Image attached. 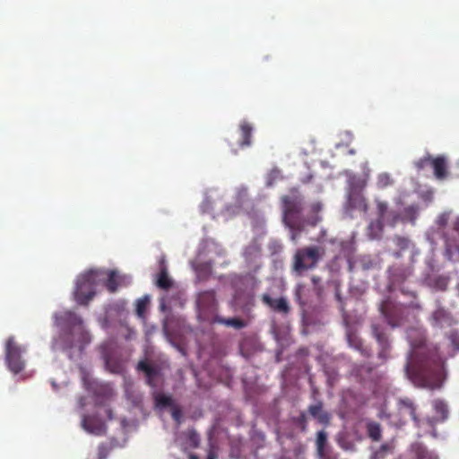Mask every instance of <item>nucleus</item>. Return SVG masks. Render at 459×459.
I'll list each match as a JSON object with an SVG mask.
<instances>
[{
	"instance_id": "obj_1",
	"label": "nucleus",
	"mask_w": 459,
	"mask_h": 459,
	"mask_svg": "<svg viewBox=\"0 0 459 459\" xmlns=\"http://www.w3.org/2000/svg\"><path fill=\"white\" fill-rule=\"evenodd\" d=\"M445 362L436 348L421 342L412 346L404 366L407 377L417 387L439 389L446 378Z\"/></svg>"
},
{
	"instance_id": "obj_2",
	"label": "nucleus",
	"mask_w": 459,
	"mask_h": 459,
	"mask_svg": "<svg viewBox=\"0 0 459 459\" xmlns=\"http://www.w3.org/2000/svg\"><path fill=\"white\" fill-rule=\"evenodd\" d=\"M283 221L290 230V238L296 241L304 230V221L301 218L303 211V197L298 191H291L290 195L281 197Z\"/></svg>"
},
{
	"instance_id": "obj_3",
	"label": "nucleus",
	"mask_w": 459,
	"mask_h": 459,
	"mask_svg": "<svg viewBox=\"0 0 459 459\" xmlns=\"http://www.w3.org/2000/svg\"><path fill=\"white\" fill-rule=\"evenodd\" d=\"M325 255V248L318 246H310L299 248L293 256L292 270L297 275L305 271L316 267L320 259Z\"/></svg>"
},
{
	"instance_id": "obj_4",
	"label": "nucleus",
	"mask_w": 459,
	"mask_h": 459,
	"mask_svg": "<svg viewBox=\"0 0 459 459\" xmlns=\"http://www.w3.org/2000/svg\"><path fill=\"white\" fill-rule=\"evenodd\" d=\"M26 348L18 343L14 337H9L5 342V364L14 375L21 373L26 365L24 354Z\"/></svg>"
},
{
	"instance_id": "obj_5",
	"label": "nucleus",
	"mask_w": 459,
	"mask_h": 459,
	"mask_svg": "<svg viewBox=\"0 0 459 459\" xmlns=\"http://www.w3.org/2000/svg\"><path fill=\"white\" fill-rule=\"evenodd\" d=\"M97 272L90 270L78 276L74 292V299L80 305H87L95 295Z\"/></svg>"
},
{
	"instance_id": "obj_6",
	"label": "nucleus",
	"mask_w": 459,
	"mask_h": 459,
	"mask_svg": "<svg viewBox=\"0 0 459 459\" xmlns=\"http://www.w3.org/2000/svg\"><path fill=\"white\" fill-rule=\"evenodd\" d=\"M379 310L392 327L399 326L405 317V307L393 301L390 298L381 302Z\"/></svg>"
},
{
	"instance_id": "obj_7",
	"label": "nucleus",
	"mask_w": 459,
	"mask_h": 459,
	"mask_svg": "<svg viewBox=\"0 0 459 459\" xmlns=\"http://www.w3.org/2000/svg\"><path fill=\"white\" fill-rule=\"evenodd\" d=\"M371 333L379 346V351L377 354L378 358L383 361H385L389 357V351L391 349V344L389 342V337L386 333V329L381 324L372 323Z\"/></svg>"
},
{
	"instance_id": "obj_8",
	"label": "nucleus",
	"mask_w": 459,
	"mask_h": 459,
	"mask_svg": "<svg viewBox=\"0 0 459 459\" xmlns=\"http://www.w3.org/2000/svg\"><path fill=\"white\" fill-rule=\"evenodd\" d=\"M197 307L200 315L209 319L211 316H215L217 311V301L214 290H204L198 294Z\"/></svg>"
},
{
	"instance_id": "obj_9",
	"label": "nucleus",
	"mask_w": 459,
	"mask_h": 459,
	"mask_svg": "<svg viewBox=\"0 0 459 459\" xmlns=\"http://www.w3.org/2000/svg\"><path fill=\"white\" fill-rule=\"evenodd\" d=\"M410 266L394 264L388 269V289L393 290L399 288L411 274Z\"/></svg>"
},
{
	"instance_id": "obj_10",
	"label": "nucleus",
	"mask_w": 459,
	"mask_h": 459,
	"mask_svg": "<svg viewBox=\"0 0 459 459\" xmlns=\"http://www.w3.org/2000/svg\"><path fill=\"white\" fill-rule=\"evenodd\" d=\"M344 323L346 325V339L349 345L359 351L363 356L370 357L371 350L365 346L361 338L358 335L356 329L349 325L346 319H344Z\"/></svg>"
},
{
	"instance_id": "obj_11",
	"label": "nucleus",
	"mask_w": 459,
	"mask_h": 459,
	"mask_svg": "<svg viewBox=\"0 0 459 459\" xmlns=\"http://www.w3.org/2000/svg\"><path fill=\"white\" fill-rule=\"evenodd\" d=\"M347 205L349 208L353 210H359L362 212L368 211V203L362 194V189L352 186L348 193Z\"/></svg>"
},
{
	"instance_id": "obj_12",
	"label": "nucleus",
	"mask_w": 459,
	"mask_h": 459,
	"mask_svg": "<svg viewBox=\"0 0 459 459\" xmlns=\"http://www.w3.org/2000/svg\"><path fill=\"white\" fill-rule=\"evenodd\" d=\"M459 254V219H457L450 233L446 235V255L449 259Z\"/></svg>"
},
{
	"instance_id": "obj_13",
	"label": "nucleus",
	"mask_w": 459,
	"mask_h": 459,
	"mask_svg": "<svg viewBox=\"0 0 459 459\" xmlns=\"http://www.w3.org/2000/svg\"><path fill=\"white\" fill-rule=\"evenodd\" d=\"M377 220H381L391 226H394L399 219L400 215L397 212L389 210L387 202L376 200Z\"/></svg>"
},
{
	"instance_id": "obj_14",
	"label": "nucleus",
	"mask_w": 459,
	"mask_h": 459,
	"mask_svg": "<svg viewBox=\"0 0 459 459\" xmlns=\"http://www.w3.org/2000/svg\"><path fill=\"white\" fill-rule=\"evenodd\" d=\"M262 301L273 311L283 315H287L290 310L287 299L283 297L273 299L269 294H263Z\"/></svg>"
},
{
	"instance_id": "obj_15",
	"label": "nucleus",
	"mask_w": 459,
	"mask_h": 459,
	"mask_svg": "<svg viewBox=\"0 0 459 459\" xmlns=\"http://www.w3.org/2000/svg\"><path fill=\"white\" fill-rule=\"evenodd\" d=\"M137 369L144 373L147 384L150 386L155 387L157 385L156 380L160 376V368L153 366L146 360H141L137 365Z\"/></svg>"
},
{
	"instance_id": "obj_16",
	"label": "nucleus",
	"mask_w": 459,
	"mask_h": 459,
	"mask_svg": "<svg viewBox=\"0 0 459 459\" xmlns=\"http://www.w3.org/2000/svg\"><path fill=\"white\" fill-rule=\"evenodd\" d=\"M432 324L435 326L445 327L453 325L451 314L442 307H437L431 316Z\"/></svg>"
},
{
	"instance_id": "obj_17",
	"label": "nucleus",
	"mask_w": 459,
	"mask_h": 459,
	"mask_svg": "<svg viewBox=\"0 0 459 459\" xmlns=\"http://www.w3.org/2000/svg\"><path fill=\"white\" fill-rule=\"evenodd\" d=\"M83 429L94 435H102L105 432V424L92 416H84L82 421Z\"/></svg>"
},
{
	"instance_id": "obj_18",
	"label": "nucleus",
	"mask_w": 459,
	"mask_h": 459,
	"mask_svg": "<svg viewBox=\"0 0 459 459\" xmlns=\"http://www.w3.org/2000/svg\"><path fill=\"white\" fill-rule=\"evenodd\" d=\"M434 170V176L440 180L447 178V162L444 156L432 157L431 164Z\"/></svg>"
},
{
	"instance_id": "obj_19",
	"label": "nucleus",
	"mask_w": 459,
	"mask_h": 459,
	"mask_svg": "<svg viewBox=\"0 0 459 459\" xmlns=\"http://www.w3.org/2000/svg\"><path fill=\"white\" fill-rule=\"evenodd\" d=\"M55 319L58 325L66 324L69 326H75L82 324V318L72 311H65L60 315H56Z\"/></svg>"
},
{
	"instance_id": "obj_20",
	"label": "nucleus",
	"mask_w": 459,
	"mask_h": 459,
	"mask_svg": "<svg viewBox=\"0 0 459 459\" xmlns=\"http://www.w3.org/2000/svg\"><path fill=\"white\" fill-rule=\"evenodd\" d=\"M310 415L316 419L322 424H328L331 419L330 414L323 410V403L318 402L316 404H311L308 407Z\"/></svg>"
},
{
	"instance_id": "obj_21",
	"label": "nucleus",
	"mask_w": 459,
	"mask_h": 459,
	"mask_svg": "<svg viewBox=\"0 0 459 459\" xmlns=\"http://www.w3.org/2000/svg\"><path fill=\"white\" fill-rule=\"evenodd\" d=\"M239 132H240L239 146L241 148L250 146L253 126L247 121L244 120L239 125Z\"/></svg>"
},
{
	"instance_id": "obj_22",
	"label": "nucleus",
	"mask_w": 459,
	"mask_h": 459,
	"mask_svg": "<svg viewBox=\"0 0 459 459\" xmlns=\"http://www.w3.org/2000/svg\"><path fill=\"white\" fill-rule=\"evenodd\" d=\"M210 321L211 323H218L235 329H242L247 325L246 322L238 317L223 318L218 315H215Z\"/></svg>"
},
{
	"instance_id": "obj_23",
	"label": "nucleus",
	"mask_w": 459,
	"mask_h": 459,
	"mask_svg": "<svg viewBox=\"0 0 459 459\" xmlns=\"http://www.w3.org/2000/svg\"><path fill=\"white\" fill-rule=\"evenodd\" d=\"M398 410L401 413L408 412L411 419L419 423V419L416 414V407L410 398H403L398 401Z\"/></svg>"
},
{
	"instance_id": "obj_24",
	"label": "nucleus",
	"mask_w": 459,
	"mask_h": 459,
	"mask_svg": "<svg viewBox=\"0 0 459 459\" xmlns=\"http://www.w3.org/2000/svg\"><path fill=\"white\" fill-rule=\"evenodd\" d=\"M411 452L414 459H438L437 455L429 451L421 443H415L411 446Z\"/></svg>"
},
{
	"instance_id": "obj_25",
	"label": "nucleus",
	"mask_w": 459,
	"mask_h": 459,
	"mask_svg": "<svg viewBox=\"0 0 459 459\" xmlns=\"http://www.w3.org/2000/svg\"><path fill=\"white\" fill-rule=\"evenodd\" d=\"M310 289L303 284H299L295 290V300L299 305L304 308L310 301Z\"/></svg>"
},
{
	"instance_id": "obj_26",
	"label": "nucleus",
	"mask_w": 459,
	"mask_h": 459,
	"mask_svg": "<svg viewBox=\"0 0 459 459\" xmlns=\"http://www.w3.org/2000/svg\"><path fill=\"white\" fill-rule=\"evenodd\" d=\"M173 281L168 274V271L163 267L158 274L156 285L164 290H168L172 287Z\"/></svg>"
},
{
	"instance_id": "obj_27",
	"label": "nucleus",
	"mask_w": 459,
	"mask_h": 459,
	"mask_svg": "<svg viewBox=\"0 0 459 459\" xmlns=\"http://www.w3.org/2000/svg\"><path fill=\"white\" fill-rule=\"evenodd\" d=\"M384 223L381 220L371 221L368 226V235L371 239H377L381 237Z\"/></svg>"
},
{
	"instance_id": "obj_28",
	"label": "nucleus",
	"mask_w": 459,
	"mask_h": 459,
	"mask_svg": "<svg viewBox=\"0 0 459 459\" xmlns=\"http://www.w3.org/2000/svg\"><path fill=\"white\" fill-rule=\"evenodd\" d=\"M367 432L373 441H379L382 437V429L378 422L369 421L367 423Z\"/></svg>"
},
{
	"instance_id": "obj_29",
	"label": "nucleus",
	"mask_w": 459,
	"mask_h": 459,
	"mask_svg": "<svg viewBox=\"0 0 459 459\" xmlns=\"http://www.w3.org/2000/svg\"><path fill=\"white\" fill-rule=\"evenodd\" d=\"M432 406L437 414H439L442 420H446L448 417V408L445 401L441 399H435L432 402Z\"/></svg>"
},
{
	"instance_id": "obj_30",
	"label": "nucleus",
	"mask_w": 459,
	"mask_h": 459,
	"mask_svg": "<svg viewBox=\"0 0 459 459\" xmlns=\"http://www.w3.org/2000/svg\"><path fill=\"white\" fill-rule=\"evenodd\" d=\"M394 184V179L391 178L390 174L384 172L380 173L377 178V187L378 189H385Z\"/></svg>"
},
{
	"instance_id": "obj_31",
	"label": "nucleus",
	"mask_w": 459,
	"mask_h": 459,
	"mask_svg": "<svg viewBox=\"0 0 459 459\" xmlns=\"http://www.w3.org/2000/svg\"><path fill=\"white\" fill-rule=\"evenodd\" d=\"M105 286L109 292H115L117 290L118 282H117V275L115 271H110L108 273V277L105 282Z\"/></svg>"
},
{
	"instance_id": "obj_32",
	"label": "nucleus",
	"mask_w": 459,
	"mask_h": 459,
	"mask_svg": "<svg viewBox=\"0 0 459 459\" xmlns=\"http://www.w3.org/2000/svg\"><path fill=\"white\" fill-rule=\"evenodd\" d=\"M154 400L156 405L162 408L169 407L173 404L172 398L163 394H157L154 397Z\"/></svg>"
},
{
	"instance_id": "obj_33",
	"label": "nucleus",
	"mask_w": 459,
	"mask_h": 459,
	"mask_svg": "<svg viewBox=\"0 0 459 459\" xmlns=\"http://www.w3.org/2000/svg\"><path fill=\"white\" fill-rule=\"evenodd\" d=\"M327 442V434L321 430L317 432L316 435V448H317V454H322L324 452H326L325 447Z\"/></svg>"
},
{
	"instance_id": "obj_34",
	"label": "nucleus",
	"mask_w": 459,
	"mask_h": 459,
	"mask_svg": "<svg viewBox=\"0 0 459 459\" xmlns=\"http://www.w3.org/2000/svg\"><path fill=\"white\" fill-rule=\"evenodd\" d=\"M149 303L148 297H143L136 301L135 312L139 317H143Z\"/></svg>"
},
{
	"instance_id": "obj_35",
	"label": "nucleus",
	"mask_w": 459,
	"mask_h": 459,
	"mask_svg": "<svg viewBox=\"0 0 459 459\" xmlns=\"http://www.w3.org/2000/svg\"><path fill=\"white\" fill-rule=\"evenodd\" d=\"M418 209L414 205H410L403 210V217L410 221L411 222L414 223L416 218H417Z\"/></svg>"
},
{
	"instance_id": "obj_36",
	"label": "nucleus",
	"mask_w": 459,
	"mask_h": 459,
	"mask_svg": "<svg viewBox=\"0 0 459 459\" xmlns=\"http://www.w3.org/2000/svg\"><path fill=\"white\" fill-rule=\"evenodd\" d=\"M431 160H432V156L428 154L422 158H420V160H418L417 161H415V167L419 169V170H421L423 169L425 167L429 166L431 164Z\"/></svg>"
},
{
	"instance_id": "obj_37",
	"label": "nucleus",
	"mask_w": 459,
	"mask_h": 459,
	"mask_svg": "<svg viewBox=\"0 0 459 459\" xmlns=\"http://www.w3.org/2000/svg\"><path fill=\"white\" fill-rule=\"evenodd\" d=\"M111 447L107 444H100L98 446V459H107Z\"/></svg>"
},
{
	"instance_id": "obj_38",
	"label": "nucleus",
	"mask_w": 459,
	"mask_h": 459,
	"mask_svg": "<svg viewBox=\"0 0 459 459\" xmlns=\"http://www.w3.org/2000/svg\"><path fill=\"white\" fill-rule=\"evenodd\" d=\"M389 450H390V446L387 444H383L379 447V449L374 453L373 458L374 459L383 458Z\"/></svg>"
},
{
	"instance_id": "obj_39",
	"label": "nucleus",
	"mask_w": 459,
	"mask_h": 459,
	"mask_svg": "<svg viewBox=\"0 0 459 459\" xmlns=\"http://www.w3.org/2000/svg\"><path fill=\"white\" fill-rule=\"evenodd\" d=\"M320 459H338L337 455L332 452H324L322 454H318Z\"/></svg>"
},
{
	"instance_id": "obj_40",
	"label": "nucleus",
	"mask_w": 459,
	"mask_h": 459,
	"mask_svg": "<svg viewBox=\"0 0 459 459\" xmlns=\"http://www.w3.org/2000/svg\"><path fill=\"white\" fill-rule=\"evenodd\" d=\"M408 242H409V240L405 238H397V245L401 248H405L408 246Z\"/></svg>"
},
{
	"instance_id": "obj_41",
	"label": "nucleus",
	"mask_w": 459,
	"mask_h": 459,
	"mask_svg": "<svg viewBox=\"0 0 459 459\" xmlns=\"http://www.w3.org/2000/svg\"><path fill=\"white\" fill-rule=\"evenodd\" d=\"M322 210V204L319 202H316L311 204V211L313 212H319Z\"/></svg>"
},
{
	"instance_id": "obj_42",
	"label": "nucleus",
	"mask_w": 459,
	"mask_h": 459,
	"mask_svg": "<svg viewBox=\"0 0 459 459\" xmlns=\"http://www.w3.org/2000/svg\"><path fill=\"white\" fill-rule=\"evenodd\" d=\"M171 415H172V418H173L175 420H177V421H179V420H180V419H181V416H182V415H181V411H180L179 410H178V409H175V410L172 411Z\"/></svg>"
},
{
	"instance_id": "obj_43",
	"label": "nucleus",
	"mask_w": 459,
	"mask_h": 459,
	"mask_svg": "<svg viewBox=\"0 0 459 459\" xmlns=\"http://www.w3.org/2000/svg\"><path fill=\"white\" fill-rule=\"evenodd\" d=\"M275 178H276V172H272L269 175V178H268V181H267V186H273V181L274 180Z\"/></svg>"
},
{
	"instance_id": "obj_44",
	"label": "nucleus",
	"mask_w": 459,
	"mask_h": 459,
	"mask_svg": "<svg viewBox=\"0 0 459 459\" xmlns=\"http://www.w3.org/2000/svg\"><path fill=\"white\" fill-rule=\"evenodd\" d=\"M299 421H300V424L302 425V427H301L302 431H305L307 420H306V416L304 414L300 415Z\"/></svg>"
},
{
	"instance_id": "obj_45",
	"label": "nucleus",
	"mask_w": 459,
	"mask_h": 459,
	"mask_svg": "<svg viewBox=\"0 0 459 459\" xmlns=\"http://www.w3.org/2000/svg\"><path fill=\"white\" fill-rule=\"evenodd\" d=\"M206 459H217V455L213 450H210Z\"/></svg>"
},
{
	"instance_id": "obj_46",
	"label": "nucleus",
	"mask_w": 459,
	"mask_h": 459,
	"mask_svg": "<svg viewBox=\"0 0 459 459\" xmlns=\"http://www.w3.org/2000/svg\"><path fill=\"white\" fill-rule=\"evenodd\" d=\"M311 280L313 283L316 285L320 281V278L318 276H313Z\"/></svg>"
},
{
	"instance_id": "obj_47",
	"label": "nucleus",
	"mask_w": 459,
	"mask_h": 459,
	"mask_svg": "<svg viewBox=\"0 0 459 459\" xmlns=\"http://www.w3.org/2000/svg\"><path fill=\"white\" fill-rule=\"evenodd\" d=\"M189 459H199V457L196 455L191 454Z\"/></svg>"
},
{
	"instance_id": "obj_48",
	"label": "nucleus",
	"mask_w": 459,
	"mask_h": 459,
	"mask_svg": "<svg viewBox=\"0 0 459 459\" xmlns=\"http://www.w3.org/2000/svg\"><path fill=\"white\" fill-rule=\"evenodd\" d=\"M408 294H410L412 297H415V293L413 291L408 292Z\"/></svg>"
},
{
	"instance_id": "obj_49",
	"label": "nucleus",
	"mask_w": 459,
	"mask_h": 459,
	"mask_svg": "<svg viewBox=\"0 0 459 459\" xmlns=\"http://www.w3.org/2000/svg\"><path fill=\"white\" fill-rule=\"evenodd\" d=\"M192 441L195 443V445L196 446V441L195 438L192 437Z\"/></svg>"
},
{
	"instance_id": "obj_50",
	"label": "nucleus",
	"mask_w": 459,
	"mask_h": 459,
	"mask_svg": "<svg viewBox=\"0 0 459 459\" xmlns=\"http://www.w3.org/2000/svg\"><path fill=\"white\" fill-rule=\"evenodd\" d=\"M457 288H458V290H459V282H458Z\"/></svg>"
}]
</instances>
